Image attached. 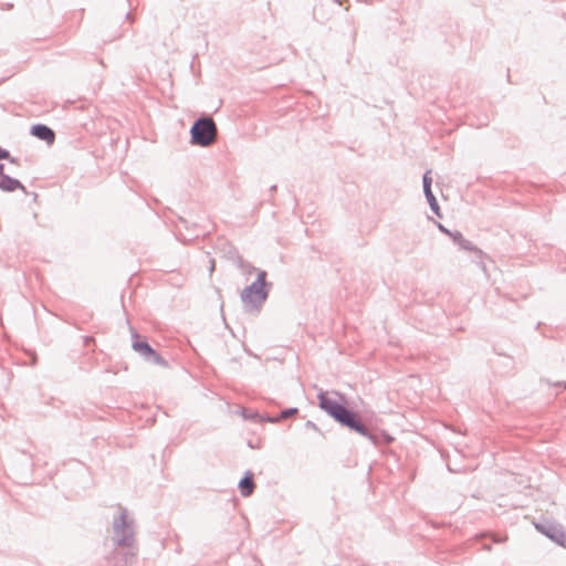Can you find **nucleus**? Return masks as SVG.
<instances>
[{"label": "nucleus", "mask_w": 566, "mask_h": 566, "mask_svg": "<svg viewBox=\"0 0 566 566\" xmlns=\"http://www.w3.org/2000/svg\"><path fill=\"white\" fill-rule=\"evenodd\" d=\"M333 395L338 399L321 390L317 394L318 407L342 428L366 438L375 447L388 446L395 440L387 431L379 429L371 417L361 416L349 408L344 394L333 391Z\"/></svg>", "instance_id": "f257e3e1"}, {"label": "nucleus", "mask_w": 566, "mask_h": 566, "mask_svg": "<svg viewBox=\"0 0 566 566\" xmlns=\"http://www.w3.org/2000/svg\"><path fill=\"white\" fill-rule=\"evenodd\" d=\"M134 521L129 520L124 510L113 521V542L116 546L127 548L125 552H117L114 555L117 566H127L135 562L138 549L134 546L135 533L133 530Z\"/></svg>", "instance_id": "f03ea898"}, {"label": "nucleus", "mask_w": 566, "mask_h": 566, "mask_svg": "<svg viewBox=\"0 0 566 566\" xmlns=\"http://www.w3.org/2000/svg\"><path fill=\"white\" fill-rule=\"evenodd\" d=\"M265 270L258 271L255 280L247 285L240 293L241 302L247 311H260L269 297L272 282L266 280Z\"/></svg>", "instance_id": "7ed1b4c3"}, {"label": "nucleus", "mask_w": 566, "mask_h": 566, "mask_svg": "<svg viewBox=\"0 0 566 566\" xmlns=\"http://www.w3.org/2000/svg\"><path fill=\"white\" fill-rule=\"evenodd\" d=\"M216 133L217 125L210 116L198 117L190 127V144L207 147L211 144Z\"/></svg>", "instance_id": "20e7f679"}, {"label": "nucleus", "mask_w": 566, "mask_h": 566, "mask_svg": "<svg viewBox=\"0 0 566 566\" xmlns=\"http://www.w3.org/2000/svg\"><path fill=\"white\" fill-rule=\"evenodd\" d=\"M132 348L138 353L145 361L158 365L165 368L169 367V363L149 343L140 336L137 331L132 329Z\"/></svg>", "instance_id": "39448f33"}, {"label": "nucleus", "mask_w": 566, "mask_h": 566, "mask_svg": "<svg viewBox=\"0 0 566 566\" xmlns=\"http://www.w3.org/2000/svg\"><path fill=\"white\" fill-rule=\"evenodd\" d=\"M534 527L538 533L545 535L558 546L565 547L566 531L560 524L545 520L542 522H534Z\"/></svg>", "instance_id": "423d86ee"}, {"label": "nucleus", "mask_w": 566, "mask_h": 566, "mask_svg": "<svg viewBox=\"0 0 566 566\" xmlns=\"http://www.w3.org/2000/svg\"><path fill=\"white\" fill-rule=\"evenodd\" d=\"M450 238L452 239L453 243L459 245L461 250L474 253L475 258L478 259L476 263L484 272L486 271L485 264L483 263L485 253L480 248L474 245L471 241L467 240L458 230L450 233Z\"/></svg>", "instance_id": "0eeeda50"}, {"label": "nucleus", "mask_w": 566, "mask_h": 566, "mask_svg": "<svg viewBox=\"0 0 566 566\" xmlns=\"http://www.w3.org/2000/svg\"><path fill=\"white\" fill-rule=\"evenodd\" d=\"M431 171L428 170L422 176V187H423V193L424 197L430 206L431 211L438 216L441 217L440 207L438 203V200L436 196L432 192L431 186H432V178L430 177Z\"/></svg>", "instance_id": "6e6552de"}, {"label": "nucleus", "mask_w": 566, "mask_h": 566, "mask_svg": "<svg viewBox=\"0 0 566 566\" xmlns=\"http://www.w3.org/2000/svg\"><path fill=\"white\" fill-rule=\"evenodd\" d=\"M0 190L4 192H14L15 190H22L27 193V188L23 184L7 174H4V165L0 163Z\"/></svg>", "instance_id": "1a4fd4ad"}, {"label": "nucleus", "mask_w": 566, "mask_h": 566, "mask_svg": "<svg viewBox=\"0 0 566 566\" xmlns=\"http://www.w3.org/2000/svg\"><path fill=\"white\" fill-rule=\"evenodd\" d=\"M30 134L48 145H52L55 142V132L45 124H33L30 128Z\"/></svg>", "instance_id": "9d476101"}, {"label": "nucleus", "mask_w": 566, "mask_h": 566, "mask_svg": "<svg viewBox=\"0 0 566 566\" xmlns=\"http://www.w3.org/2000/svg\"><path fill=\"white\" fill-rule=\"evenodd\" d=\"M216 248L221 253L222 258L232 261L235 265L239 263V260L242 259L238 249L226 240H219Z\"/></svg>", "instance_id": "9b49d317"}, {"label": "nucleus", "mask_w": 566, "mask_h": 566, "mask_svg": "<svg viewBox=\"0 0 566 566\" xmlns=\"http://www.w3.org/2000/svg\"><path fill=\"white\" fill-rule=\"evenodd\" d=\"M238 489L243 497H248L253 493L255 489V483L254 475L251 471L244 472L243 476L240 479L238 483Z\"/></svg>", "instance_id": "f8f14e48"}, {"label": "nucleus", "mask_w": 566, "mask_h": 566, "mask_svg": "<svg viewBox=\"0 0 566 566\" xmlns=\"http://www.w3.org/2000/svg\"><path fill=\"white\" fill-rule=\"evenodd\" d=\"M237 268L241 270L242 274L250 275L255 273L258 275V271L261 269L255 268L252 263L245 261L243 258L239 260Z\"/></svg>", "instance_id": "ddd939ff"}, {"label": "nucleus", "mask_w": 566, "mask_h": 566, "mask_svg": "<svg viewBox=\"0 0 566 566\" xmlns=\"http://www.w3.org/2000/svg\"><path fill=\"white\" fill-rule=\"evenodd\" d=\"M0 160H8L10 164L18 165L19 159L17 157L11 156L10 151L0 146Z\"/></svg>", "instance_id": "4468645a"}, {"label": "nucleus", "mask_w": 566, "mask_h": 566, "mask_svg": "<svg viewBox=\"0 0 566 566\" xmlns=\"http://www.w3.org/2000/svg\"><path fill=\"white\" fill-rule=\"evenodd\" d=\"M297 413H298V408H296V407L286 408L277 415L279 422L291 417V416L297 415Z\"/></svg>", "instance_id": "2eb2a0df"}, {"label": "nucleus", "mask_w": 566, "mask_h": 566, "mask_svg": "<svg viewBox=\"0 0 566 566\" xmlns=\"http://www.w3.org/2000/svg\"><path fill=\"white\" fill-rule=\"evenodd\" d=\"M242 416L247 420H252V421L259 422L260 413L256 411L243 410Z\"/></svg>", "instance_id": "dca6fc26"}, {"label": "nucleus", "mask_w": 566, "mask_h": 566, "mask_svg": "<svg viewBox=\"0 0 566 566\" xmlns=\"http://www.w3.org/2000/svg\"><path fill=\"white\" fill-rule=\"evenodd\" d=\"M259 422L277 423L279 422L277 415L276 416H271L268 413L260 415Z\"/></svg>", "instance_id": "f3484780"}, {"label": "nucleus", "mask_w": 566, "mask_h": 566, "mask_svg": "<svg viewBox=\"0 0 566 566\" xmlns=\"http://www.w3.org/2000/svg\"><path fill=\"white\" fill-rule=\"evenodd\" d=\"M543 381H545L549 386H554V387H557V388L566 389V381L552 382L549 379H544Z\"/></svg>", "instance_id": "a211bd4d"}, {"label": "nucleus", "mask_w": 566, "mask_h": 566, "mask_svg": "<svg viewBox=\"0 0 566 566\" xmlns=\"http://www.w3.org/2000/svg\"><path fill=\"white\" fill-rule=\"evenodd\" d=\"M438 228H439V230H440L442 233H444V234H447V235H449V237H450V233H452V232H453L452 230H450V229L446 228L442 223H438Z\"/></svg>", "instance_id": "6ab92c4d"}, {"label": "nucleus", "mask_w": 566, "mask_h": 566, "mask_svg": "<svg viewBox=\"0 0 566 566\" xmlns=\"http://www.w3.org/2000/svg\"><path fill=\"white\" fill-rule=\"evenodd\" d=\"M305 427L308 428V429H313L315 431H318V432L321 431L319 428L316 426V423H314L311 420L306 421Z\"/></svg>", "instance_id": "aec40b11"}, {"label": "nucleus", "mask_w": 566, "mask_h": 566, "mask_svg": "<svg viewBox=\"0 0 566 566\" xmlns=\"http://www.w3.org/2000/svg\"><path fill=\"white\" fill-rule=\"evenodd\" d=\"M214 269H216V261H214V259H210V265H209L210 274L213 273Z\"/></svg>", "instance_id": "412c9836"}, {"label": "nucleus", "mask_w": 566, "mask_h": 566, "mask_svg": "<svg viewBox=\"0 0 566 566\" xmlns=\"http://www.w3.org/2000/svg\"><path fill=\"white\" fill-rule=\"evenodd\" d=\"M276 189H277L276 185H272V186L270 187V192H271V193H274V192L276 191Z\"/></svg>", "instance_id": "4be33fe9"}, {"label": "nucleus", "mask_w": 566, "mask_h": 566, "mask_svg": "<svg viewBox=\"0 0 566 566\" xmlns=\"http://www.w3.org/2000/svg\"><path fill=\"white\" fill-rule=\"evenodd\" d=\"M492 541L495 543H500L502 539L495 535L492 536Z\"/></svg>", "instance_id": "5701e85b"}, {"label": "nucleus", "mask_w": 566, "mask_h": 566, "mask_svg": "<svg viewBox=\"0 0 566 566\" xmlns=\"http://www.w3.org/2000/svg\"><path fill=\"white\" fill-rule=\"evenodd\" d=\"M482 547H483V549H485V551H491V545H489V544H483V546H482Z\"/></svg>", "instance_id": "b1692460"}, {"label": "nucleus", "mask_w": 566, "mask_h": 566, "mask_svg": "<svg viewBox=\"0 0 566 566\" xmlns=\"http://www.w3.org/2000/svg\"><path fill=\"white\" fill-rule=\"evenodd\" d=\"M130 17H132L130 12H127V13L125 14V18H126L127 20H129V19H130Z\"/></svg>", "instance_id": "393cba45"}, {"label": "nucleus", "mask_w": 566, "mask_h": 566, "mask_svg": "<svg viewBox=\"0 0 566 566\" xmlns=\"http://www.w3.org/2000/svg\"><path fill=\"white\" fill-rule=\"evenodd\" d=\"M180 221H181L182 223H185V226L187 227V220H186V219H180Z\"/></svg>", "instance_id": "a878e982"}, {"label": "nucleus", "mask_w": 566, "mask_h": 566, "mask_svg": "<svg viewBox=\"0 0 566 566\" xmlns=\"http://www.w3.org/2000/svg\"><path fill=\"white\" fill-rule=\"evenodd\" d=\"M179 241L186 242L187 240L185 238H179Z\"/></svg>", "instance_id": "bb28decb"}, {"label": "nucleus", "mask_w": 566, "mask_h": 566, "mask_svg": "<svg viewBox=\"0 0 566 566\" xmlns=\"http://www.w3.org/2000/svg\"><path fill=\"white\" fill-rule=\"evenodd\" d=\"M335 2L339 3L340 0H334Z\"/></svg>", "instance_id": "cd10ccee"}]
</instances>
